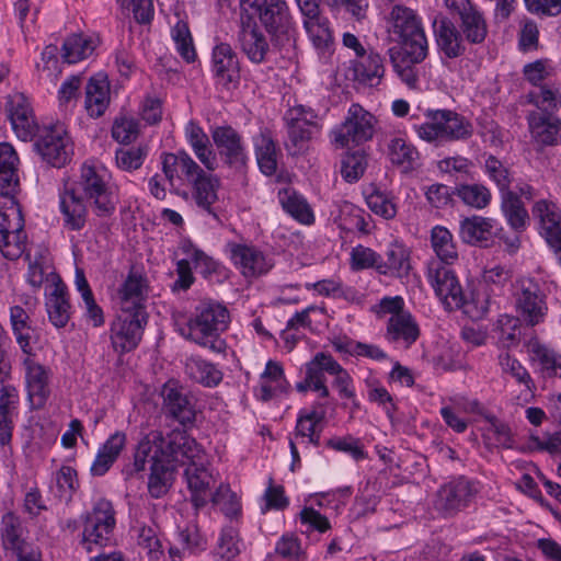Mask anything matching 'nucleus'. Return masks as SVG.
I'll use <instances>...</instances> for the list:
<instances>
[{
	"label": "nucleus",
	"instance_id": "nucleus-6",
	"mask_svg": "<svg viewBox=\"0 0 561 561\" xmlns=\"http://www.w3.org/2000/svg\"><path fill=\"white\" fill-rule=\"evenodd\" d=\"M241 13L254 10L274 46L283 47L294 41L296 23L285 0H240Z\"/></svg>",
	"mask_w": 561,
	"mask_h": 561
},
{
	"label": "nucleus",
	"instance_id": "nucleus-10",
	"mask_svg": "<svg viewBox=\"0 0 561 561\" xmlns=\"http://www.w3.org/2000/svg\"><path fill=\"white\" fill-rule=\"evenodd\" d=\"M33 140L35 152L47 165L60 169L71 161L73 144L62 124L42 126Z\"/></svg>",
	"mask_w": 561,
	"mask_h": 561
},
{
	"label": "nucleus",
	"instance_id": "nucleus-12",
	"mask_svg": "<svg viewBox=\"0 0 561 561\" xmlns=\"http://www.w3.org/2000/svg\"><path fill=\"white\" fill-rule=\"evenodd\" d=\"M374 116L359 104L350 106L347 115L342 124L332 130V141L337 147L344 148L360 145L373 138Z\"/></svg>",
	"mask_w": 561,
	"mask_h": 561
},
{
	"label": "nucleus",
	"instance_id": "nucleus-32",
	"mask_svg": "<svg viewBox=\"0 0 561 561\" xmlns=\"http://www.w3.org/2000/svg\"><path fill=\"white\" fill-rule=\"evenodd\" d=\"M26 386L31 404L34 409H41L46 403L50 390L48 386V370L38 363L25 360Z\"/></svg>",
	"mask_w": 561,
	"mask_h": 561
},
{
	"label": "nucleus",
	"instance_id": "nucleus-28",
	"mask_svg": "<svg viewBox=\"0 0 561 561\" xmlns=\"http://www.w3.org/2000/svg\"><path fill=\"white\" fill-rule=\"evenodd\" d=\"M219 186V179L207 171L190 184L191 195L196 206L216 220L219 218L214 209V204L218 199L217 191Z\"/></svg>",
	"mask_w": 561,
	"mask_h": 561
},
{
	"label": "nucleus",
	"instance_id": "nucleus-61",
	"mask_svg": "<svg viewBox=\"0 0 561 561\" xmlns=\"http://www.w3.org/2000/svg\"><path fill=\"white\" fill-rule=\"evenodd\" d=\"M26 248V233L24 228L22 230L9 231L8 233H0V251L8 260H18L25 252Z\"/></svg>",
	"mask_w": 561,
	"mask_h": 561
},
{
	"label": "nucleus",
	"instance_id": "nucleus-2",
	"mask_svg": "<svg viewBox=\"0 0 561 561\" xmlns=\"http://www.w3.org/2000/svg\"><path fill=\"white\" fill-rule=\"evenodd\" d=\"M148 457H158L167 463L186 466L204 458L202 446L190 436L186 431L174 430L163 435L159 431L146 434L136 445L133 462L125 466L123 474L126 479L144 472L148 465Z\"/></svg>",
	"mask_w": 561,
	"mask_h": 561
},
{
	"label": "nucleus",
	"instance_id": "nucleus-64",
	"mask_svg": "<svg viewBox=\"0 0 561 561\" xmlns=\"http://www.w3.org/2000/svg\"><path fill=\"white\" fill-rule=\"evenodd\" d=\"M437 167L444 173L457 175V180L473 179V162L466 157L456 156L442 159Z\"/></svg>",
	"mask_w": 561,
	"mask_h": 561
},
{
	"label": "nucleus",
	"instance_id": "nucleus-8",
	"mask_svg": "<svg viewBox=\"0 0 561 561\" xmlns=\"http://www.w3.org/2000/svg\"><path fill=\"white\" fill-rule=\"evenodd\" d=\"M69 187L78 190L100 217L111 216L115 210V195L106 180L105 170L90 162H84L80 168L79 179Z\"/></svg>",
	"mask_w": 561,
	"mask_h": 561
},
{
	"label": "nucleus",
	"instance_id": "nucleus-36",
	"mask_svg": "<svg viewBox=\"0 0 561 561\" xmlns=\"http://www.w3.org/2000/svg\"><path fill=\"white\" fill-rule=\"evenodd\" d=\"M335 363L336 359L331 354L318 352L305 364L306 376L312 382L313 391L318 392L320 398H329L330 396V390L325 383V374H332Z\"/></svg>",
	"mask_w": 561,
	"mask_h": 561
},
{
	"label": "nucleus",
	"instance_id": "nucleus-31",
	"mask_svg": "<svg viewBox=\"0 0 561 561\" xmlns=\"http://www.w3.org/2000/svg\"><path fill=\"white\" fill-rule=\"evenodd\" d=\"M325 403L322 402H314L310 410H300L297 416L295 437L307 438L309 444L319 446L321 430H317V427L325 420Z\"/></svg>",
	"mask_w": 561,
	"mask_h": 561
},
{
	"label": "nucleus",
	"instance_id": "nucleus-24",
	"mask_svg": "<svg viewBox=\"0 0 561 561\" xmlns=\"http://www.w3.org/2000/svg\"><path fill=\"white\" fill-rule=\"evenodd\" d=\"M162 172L171 185L175 180L187 183L206 172L186 151L163 152L161 156Z\"/></svg>",
	"mask_w": 561,
	"mask_h": 561
},
{
	"label": "nucleus",
	"instance_id": "nucleus-3",
	"mask_svg": "<svg viewBox=\"0 0 561 561\" xmlns=\"http://www.w3.org/2000/svg\"><path fill=\"white\" fill-rule=\"evenodd\" d=\"M451 263L430 261L426 277L436 296L448 309H463L472 319H482L489 312V299L480 298V295L467 299L459 280L449 266Z\"/></svg>",
	"mask_w": 561,
	"mask_h": 561
},
{
	"label": "nucleus",
	"instance_id": "nucleus-46",
	"mask_svg": "<svg viewBox=\"0 0 561 561\" xmlns=\"http://www.w3.org/2000/svg\"><path fill=\"white\" fill-rule=\"evenodd\" d=\"M278 201L283 209L294 219L310 225L314 220L313 213L307 201L293 187H285L278 192Z\"/></svg>",
	"mask_w": 561,
	"mask_h": 561
},
{
	"label": "nucleus",
	"instance_id": "nucleus-19",
	"mask_svg": "<svg viewBox=\"0 0 561 561\" xmlns=\"http://www.w3.org/2000/svg\"><path fill=\"white\" fill-rule=\"evenodd\" d=\"M5 112L16 137L31 141L42 127L38 125L30 99L22 92H13L7 96Z\"/></svg>",
	"mask_w": 561,
	"mask_h": 561
},
{
	"label": "nucleus",
	"instance_id": "nucleus-48",
	"mask_svg": "<svg viewBox=\"0 0 561 561\" xmlns=\"http://www.w3.org/2000/svg\"><path fill=\"white\" fill-rule=\"evenodd\" d=\"M15 194H0V233L2 234L24 228V218Z\"/></svg>",
	"mask_w": 561,
	"mask_h": 561
},
{
	"label": "nucleus",
	"instance_id": "nucleus-1",
	"mask_svg": "<svg viewBox=\"0 0 561 561\" xmlns=\"http://www.w3.org/2000/svg\"><path fill=\"white\" fill-rule=\"evenodd\" d=\"M455 22L445 15L433 21V33L439 57L444 64L463 57L474 46L484 45L489 25L484 13L471 0H444Z\"/></svg>",
	"mask_w": 561,
	"mask_h": 561
},
{
	"label": "nucleus",
	"instance_id": "nucleus-38",
	"mask_svg": "<svg viewBox=\"0 0 561 561\" xmlns=\"http://www.w3.org/2000/svg\"><path fill=\"white\" fill-rule=\"evenodd\" d=\"M0 389V445L11 442L13 431V415L19 407V392L11 385H3Z\"/></svg>",
	"mask_w": 561,
	"mask_h": 561
},
{
	"label": "nucleus",
	"instance_id": "nucleus-15",
	"mask_svg": "<svg viewBox=\"0 0 561 561\" xmlns=\"http://www.w3.org/2000/svg\"><path fill=\"white\" fill-rule=\"evenodd\" d=\"M477 493L478 489L471 480L458 477L437 490L435 508L445 516H454L467 508Z\"/></svg>",
	"mask_w": 561,
	"mask_h": 561
},
{
	"label": "nucleus",
	"instance_id": "nucleus-63",
	"mask_svg": "<svg viewBox=\"0 0 561 561\" xmlns=\"http://www.w3.org/2000/svg\"><path fill=\"white\" fill-rule=\"evenodd\" d=\"M178 542L184 551L191 554L206 549V540L195 524H187L183 528H179Z\"/></svg>",
	"mask_w": 561,
	"mask_h": 561
},
{
	"label": "nucleus",
	"instance_id": "nucleus-21",
	"mask_svg": "<svg viewBox=\"0 0 561 561\" xmlns=\"http://www.w3.org/2000/svg\"><path fill=\"white\" fill-rule=\"evenodd\" d=\"M162 408L168 417L184 427H192L196 421V407L193 397L182 387L167 382L161 389Z\"/></svg>",
	"mask_w": 561,
	"mask_h": 561
},
{
	"label": "nucleus",
	"instance_id": "nucleus-22",
	"mask_svg": "<svg viewBox=\"0 0 561 561\" xmlns=\"http://www.w3.org/2000/svg\"><path fill=\"white\" fill-rule=\"evenodd\" d=\"M238 43L248 59L256 65L266 60L270 43L257 22L250 13H240Z\"/></svg>",
	"mask_w": 561,
	"mask_h": 561
},
{
	"label": "nucleus",
	"instance_id": "nucleus-52",
	"mask_svg": "<svg viewBox=\"0 0 561 561\" xmlns=\"http://www.w3.org/2000/svg\"><path fill=\"white\" fill-rule=\"evenodd\" d=\"M95 44L91 37L82 34H71L61 47V56L65 62L76 64L92 55Z\"/></svg>",
	"mask_w": 561,
	"mask_h": 561
},
{
	"label": "nucleus",
	"instance_id": "nucleus-59",
	"mask_svg": "<svg viewBox=\"0 0 561 561\" xmlns=\"http://www.w3.org/2000/svg\"><path fill=\"white\" fill-rule=\"evenodd\" d=\"M171 34L181 57L187 62L195 61L196 51L187 23L179 20L172 27Z\"/></svg>",
	"mask_w": 561,
	"mask_h": 561
},
{
	"label": "nucleus",
	"instance_id": "nucleus-47",
	"mask_svg": "<svg viewBox=\"0 0 561 561\" xmlns=\"http://www.w3.org/2000/svg\"><path fill=\"white\" fill-rule=\"evenodd\" d=\"M500 198L501 210L508 226L516 232L524 231L529 224V215L517 193L513 191Z\"/></svg>",
	"mask_w": 561,
	"mask_h": 561
},
{
	"label": "nucleus",
	"instance_id": "nucleus-29",
	"mask_svg": "<svg viewBox=\"0 0 561 561\" xmlns=\"http://www.w3.org/2000/svg\"><path fill=\"white\" fill-rule=\"evenodd\" d=\"M127 443L126 433L116 431L100 446L91 465L90 472L93 477L104 476L118 459Z\"/></svg>",
	"mask_w": 561,
	"mask_h": 561
},
{
	"label": "nucleus",
	"instance_id": "nucleus-11",
	"mask_svg": "<svg viewBox=\"0 0 561 561\" xmlns=\"http://www.w3.org/2000/svg\"><path fill=\"white\" fill-rule=\"evenodd\" d=\"M387 54L391 67L401 80L410 89H416L420 83V65L428 56L426 45H394L388 48Z\"/></svg>",
	"mask_w": 561,
	"mask_h": 561
},
{
	"label": "nucleus",
	"instance_id": "nucleus-20",
	"mask_svg": "<svg viewBox=\"0 0 561 561\" xmlns=\"http://www.w3.org/2000/svg\"><path fill=\"white\" fill-rule=\"evenodd\" d=\"M184 479L193 507L196 511L204 508L213 499L219 484L217 477L201 459L187 465L184 470Z\"/></svg>",
	"mask_w": 561,
	"mask_h": 561
},
{
	"label": "nucleus",
	"instance_id": "nucleus-7",
	"mask_svg": "<svg viewBox=\"0 0 561 561\" xmlns=\"http://www.w3.org/2000/svg\"><path fill=\"white\" fill-rule=\"evenodd\" d=\"M115 514L112 502L100 499L90 512L81 516L82 531L79 546L87 553L99 552L112 543L116 526Z\"/></svg>",
	"mask_w": 561,
	"mask_h": 561
},
{
	"label": "nucleus",
	"instance_id": "nucleus-54",
	"mask_svg": "<svg viewBox=\"0 0 561 561\" xmlns=\"http://www.w3.org/2000/svg\"><path fill=\"white\" fill-rule=\"evenodd\" d=\"M241 551V540L238 530L232 526L224 527L220 531L217 546L213 551L216 559L233 560Z\"/></svg>",
	"mask_w": 561,
	"mask_h": 561
},
{
	"label": "nucleus",
	"instance_id": "nucleus-39",
	"mask_svg": "<svg viewBox=\"0 0 561 561\" xmlns=\"http://www.w3.org/2000/svg\"><path fill=\"white\" fill-rule=\"evenodd\" d=\"M385 255L386 260L380 255L379 274L396 277H403L409 274L411 268L410 251L403 243L398 241L390 243Z\"/></svg>",
	"mask_w": 561,
	"mask_h": 561
},
{
	"label": "nucleus",
	"instance_id": "nucleus-41",
	"mask_svg": "<svg viewBox=\"0 0 561 561\" xmlns=\"http://www.w3.org/2000/svg\"><path fill=\"white\" fill-rule=\"evenodd\" d=\"M1 542L8 552H16L24 547L34 546L24 538L25 528L19 516L12 512L5 513L1 518Z\"/></svg>",
	"mask_w": 561,
	"mask_h": 561
},
{
	"label": "nucleus",
	"instance_id": "nucleus-23",
	"mask_svg": "<svg viewBox=\"0 0 561 561\" xmlns=\"http://www.w3.org/2000/svg\"><path fill=\"white\" fill-rule=\"evenodd\" d=\"M148 296L147 277L131 267L127 277L116 291V305L123 312H139L147 314L145 302Z\"/></svg>",
	"mask_w": 561,
	"mask_h": 561
},
{
	"label": "nucleus",
	"instance_id": "nucleus-13",
	"mask_svg": "<svg viewBox=\"0 0 561 561\" xmlns=\"http://www.w3.org/2000/svg\"><path fill=\"white\" fill-rule=\"evenodd\" d=\"M148 314L139 312H123L111 323V343L115 352L125 354L134 351L141 341Z\"/></svg>",
	"mask_w": 561,
	"mask_h": 561
},
{
	"label": "nucleus",
	"instance_id": "nucleus-58",
	"mask_svg": "<svg viewBox=\"0 0 561 561\" xmlns=\"http://www.w3.org/2000/svg\"><path fill=\"white\" fill-rule=\"evenodd\" d=\"M366 203L374 214L385 219H392L397 215V204L391 193L374 188L373 192L366 196Z\"/></svg>",
	"mask_w": 561,
	"mask_h": 561
},
{
	"label": "nucleus",
	"instance_id": "nucleus-55",
	"mask_svg": "<svg viewBox=\"0 0 561 561\" xmlns=\"http://www.w3.org/2000/svg\"><path fill=\"white\" fill-rule=\"evenodd\" d=\"M530 351L548 378L561 377V355L538 342L530 344Z\"/></svg>",
	"mask_w": 561,
	"mask_h": 561
},
{
	"label": "nucleus",
	"instance_id": "nucleus-60",
	"mask_svg": "<svg viewBox=\"0 0 561 561\" xmlns=\"http://www.w3.org/2000/svg\"><path fill=\"white\" fill-rule=\"evenodd\" d=\"M325 446L335 451L350 455L355 461L367 458V453L360 439L352 435L331 437L327 440Z\"/></svg>",
	"mask_w": 561,
	"mask_h": 561
},
{
	"label": "nucleus",
	"instance_id": "nucleus-35",
	"mask_svg": "<svg viewBox=\"0 0 561 561\" xmlns=\"http://www.w3.org/2000/svg\"><path fill=\"white\" fill-rule=\"evenodd\" d=\"M150 474L148 477V492L153 499L167 495L174 481L175 466L167 463L158 457H148Z\"/></svg>",
	"mask_w": 561,
	"mask_h": 561
},
{
	"label": "nucleus",
	"instance_id": "nucleus-30",
	"mask_svg": "<svg viewBox=\"0 0 561 561\" xmlns=\"http://www.w3.org/2000/svg\"><path fill=\"white\" fill-rule=\"evenodd\" d=\"M495 228L496 221L494 219L473 215L460 220L459 236L467 244L482 245L492 240Z\"/></svg>",
	"mask_w": 561,
	"mask_h": 561
},
{
	"label": "nucleus",
	"instance_id": "nucleus-16",
	"mask_svg": "<svg viewBox=\"0 0 561 561\" xmlns=\"http://www.w3.org/2000/svg\"><path fill=\"white\" fill-rule=\"evenodd\" d=\"M227 251L233 265L245 278L266 275L274 266L273 257L253 244L230 242Z\"/></svg>",
	"mask_w": 561,
	"mask_h": 561
},
{
	"label": "nucleus",
	"instance_id": "nucleus-51",
	"mask_svg": "<svg viewBox=\"0 0 561 561\" xmlns=\"http://www.w3.org/2000/svg\"><path fill=\"white\" fill-rule=\"evenodd\" d=\"M389 156L391 162L402 168L404 172L413 171L419 165L420 153L417 149L402 138L391 139Z\"/></svg>",
	"mask_w": 561,
	"mask_h": 561
},
{
	"label": "nucleus",
	"instance_id": "nucleus-14",
	"mask_svg": "<svg viewBox=\"0 0 561 561\" xmlns=\"http://www.w3.org/2000/svg\"><path fill=\"white\" fill-rule=\"evenodd\" d=\"M211 139L225 165L236 172H244L249 157L242 136L230 125L211 129Z\"/></svg>",
	"mask_w": 561,
	"mask_h": 561
},
{
	"label": "nucleus",
	"instance_id": "nucleus-33",
	"mask_svg": "<svg viewBox=\"0 0 561 561\" xmlns=\"http://www.w3.org/2000/svg\"><path fill=\"white\" fill-rule=\"evenodd\" d=\"M420 336V329L410 312L391 316L385 337L388 342L410 347Z\"/></svg>",
	"mask_w": 561,
	"mask_h": 561
},
{
	"label": "nucleus",
	"instance_id": "nucleus-40",
	"mask_svg": "<svg viewBox=\"0 0 561 561\" xmlns=\"http://www.w3.org/2000/svg\"><path fill=\"white\" fill-rule=\"evenodd\" d=\"M18 164L19 157L14 148L8 142L0 144V194L18 193Z\"/></svg>",
	"mask_w": 561,
	"mask_h": 561
},
{
	"label": "nucleus",
	"instance_id": "nucleus-25",
	"mask_svg": "<svg viewBox=\"0 0 561 561\" xmlns=\"http://www.w3.org/2000/svg\"><path fill=\"white\" fill-rule=\"evenodd\" d=\"M59 208L65 228L71 231L83 229L87 222L88 209L84 198L78 194V190L66 184L59 194Z\"/></svg>",
	"mask_w": 561,
	"mask_h": 561
},
{
	"label": "nucleus",
	"instance_id": "nucleus-57",
	"mask_svg": "<svg viewBox=\"0 0 561 561\" xmlns=\"http://www.w3.org/2000/svg\"><path fill=\"white\" fill-rule=\"evenodd\" d=\"M367 168V158L363 150L346 152L341 161V175L348 182H357Z\"/></svg>",
	"mask_w": 561,
	"mask_h": 561
},
{
	"label": "nucleus",
	"instance_id": "nucleus-27",
	"mask_svg": "<svg viewBox=\"0 0 561 561\" xmlns=\"http://www.w3.org/2000/svg\"><path fill=\"white\" fill-rule=\"evenodd\" d=\"M111 102L110 82L106 75L92 76L85 85L84 107L92 118L104 115Z\"/></svg>",
	"mask_w": 561,
	"mask_h": 561
},
{
	"label": "nucleus",
	"instance_id": "nucleus-45",
	"mask_svg": "<svg viewBox=\"0 0 561 561\" xmlns=\"http://www.w3.org/2000/svg\"><path fill=\"white\" fill-rule=\"evenodd\" d=\"M27 309L22 308L21 306H12L10 308V322L13 334L15 335L16 342L20 345L21 350L25 354L31 353L30 345V331H31V321H30V310L33 306V298L27 297L24 301Z\"/></svg>",
	"mask_w": 561,
	"mask_h": 561
},
{
	"label": "nucleus",
	"instance_id": "nucleus-62",
	"mask_svg": "<svg viewBox=\"0 0 561 561\" xmlns=\"http://www.w3.org/2000/svg\"><path fill=\"white\" fill-rule=\"evenodd\" d=\"M499 365L504 374L511 375L518 383L524 385L528 390L534 388V381L528 370L522 363L512 357L507 352L499 355Z\"/></svg>",
	"mask_w": 561,
	"mask_h": 561
},
{
	"label": "nucleus",
	"instance_id": "nucleus-17",
	"mask_svg": "<svg viewBox=\"0 0 561 561\" xmlns=\"http://www.w3.org/2000/svg\"><path fill=\"white\" fill-rule=\"evenodd\" d=\"M388 32L397 37V45L428 44L421 18L404 5L392 7L389 13Z\"/></svg>",
	"mask_w": 561,
	"mask_h": 561
},
{
	"label": "nucleus",
	"instance_id": "nucleus-50",
	"mask_svg": "<svg viewBox=\"0 0 561 561\" xmlns=\"http://www.w3.org/2000/svg\"><path fill=\"white\" fill-rule=\"evenodd\" d=\"M431 244L437 255L436 261L454 263L458 259V251L451 232L444 226H435L431 230Z\"/></svg>",
	"mask_w": 561,
	"mask_h": 561
},
{
	"label": "nucleus",
	"instance_id": "nucleus-18",
	"mask_svg": "<svg viewBox=\"0 0 561 561\" xmlns=\"http://www.w3.org/2000/svg\"><path fill=\"white\" fill-rule=\"evenodd\" d=\"M211 73L218 90L232 92L239 88L241 79L239 58L228 43H220L213 48Z\"/></svg>",
	"mask_w": 561,
	"mask_h": 561
},
{
	"label": "nucleus",
	"instance_id": "nucleus-42",
	"mask_svg": "<svg viewBox=\"0 0 561 561\" xmlns=\"http://www.w3.org/2000/svg\"><path fill=\"white\" fill-rule=\"evenodd\" d=\"M186 376L204 387H216L222 380V373L217 366L199 356H191L185 360Z\"/></svg>",
	"mask_w": 561,
	"mask_h": 561
},
{
	"label": "nucleus",
	"instance_id": "nucleus-9",
	"mask_svg": "<svg viewBox=\"0 0 561 561\" xmlns=\"http://www.w3.org/2000/svg\"><path fill=\"white\" fill-rule=\"evenodd\" d=\"M516 317L528 327L545 321L548 312L547 296L542 284L534 277H520L513 284Z\"/></svg>",
	"mask_w": 561,
	"mask_h": 561
},
{
	"label": "nucleus",
	"instance_id": "nucleus-26",
	"mask_svg": "<svg viewBox=\"0 0 561 561\" xmlns=\"http://www.w3.org/2000/svg\"><path fill=\"white\" fill-rule=\"evenodd\" d=\"M527 122L533 139L540 146L561 144V119L553 115L530 112Z\"/></svg>",
	"mask_w": 561,
	"mask_h": 561
},
{
	"label": "nucleus",
	"instance_id": "nucleus-37",
	"mask_svg": "<svg viewBox=\"0 0 561 561\" xmlns=\"http://www.w3.org/2000/svg\"><path fill=\"white\" fill-rule=\"evenodd\" d=\"M253 147L260 171L266 176L276 174L277 147L271 130L262 128L253 137Z\"/></svg>",
	"mask_w": 561,
	"mask_h": 561
},
{
	"label": "nucleus",
	"instance_id": "nucleus-56",
	"mask_svg": "<svg viewBox=\"0 0 561 561\" xmlns=\"http://www.w3.org/2000/svg\"><path fill=\"white\" fill-rule=\"evenodd\" d=\"M512 277L511 271L501 265H494L492 267L485 268L482 274V283L485 286V290L488 291L483 298L489 299V304L491 302L490 296H500L503 293V288L510 283ZM482 299V297L480 296Z\"/></svg>",
	"mask_w": 561,
	"mask_h": 561
},
{
	"label": "nucleus",
	"instance_id": "nucleus-44",
	"mask_svg": "<svg viewBox=\"0 0 561 561\" xmlns=\"http://www.w3.org/2000/svg\"><path fill=\"white\" fill-rule=\"evenodd\" d=\"M70 302L65 285L57 284L46 299V310L50 323L60 329L70 320Z\"/></svg>",
	"mask_w": 561,
	"mask_h": 561
},
{
	"label": "nucleus",
	"instance_id": "nucleus-34",
	"mask_svg": "<svg viewBox=\"0 0 561 561\" xmlns=\"http://www.w3.org/2000/svg\"><path fill=\"white\" fill-rule=\"evenodd\" d=\"M362 58L352 66L353 79L370 88L379 85L386 72L385 58L374 50Z\"/></svg>",
	"mask_w": 561,
	"mask_h": 561
},
{
	"label": "nucleus",
	"instance_id": "nucleus-4",
	"mask_svg": "<svg viewBox=\"0 0 561 561\" xmlns=\"http://www.w3.org/2000/svg\"><path fill=\"white\" fill-rule=\"evenodd\" d=\"M228 309L215 301H202L196 306L181 334L214 353H222L226 342L221 339L229 323Z\"/></svg>",
	"mask_w": 561,
	"mask_h": 561
},
{
	"label": "nucleus",
	"instance_id": "nucleus-49",
	"mask_svg": "<svg viewBox=\"0 0 561 561\" xmlns=\"http://www.w3.org/2000/svg\"><path fill=\"white\" fill-rule=\"evenodd\" d=\"M483 172L497 187L500 196L513 192L511 185L514 181L511 169L493 154H488L483 162Z\"/></svg>",
	"mask_w": 561,
	"mask_h": 561
},
{
	"label": "nucleus",
	"instance_id": "nucleus-53",
	"mask_svg": "<svg viewBox=\"0 0 561 561\" xmlns=\"http://www.w3.org/2000/svg\"><path fill=\"white\" fill-rule=\"evenodd\" d=\"M454 194L465 205L474 209H483L488 207L492 201L490 188L480 183L459 184L455 187Z\"/></svg>",
	"mask_w": 561,
	"mask_h": 561
},
{
	"label": "nucleus",
	"instance_id": "nucleus-43",
	"mask_svg": "<svg viewBox=\"0 0 561 561\" xmlns=\"http://www.w3.org/2000/svg\"><path fill=\"white\" fill-rule=\"evenodd\" d=\"M287 122L288 139L285 147L290 156L304 152L308 142L320 131V124H305L299 121L285 119Z\"/></svg>",
	"mask_w": 561,
	"mask_h": 561
},
{
	"label": "nucleus",
	"instance_id": "nucleus-5",
	"mask_svg": "<svg viewBox=\"0 0 561 561\" xmlns=\"http://www.w3.org/2000/svg\"><path fill=\"white\" fill-rule=\"evenodd\" d=\"M425 121L414 124L413 129L423 141L435 147L448 142L465 141L473 135L471 122L451 110H426Z\"/></svg>",
	"mask_w": 561,
	"mask_h": 561
}]
</instances>
